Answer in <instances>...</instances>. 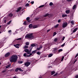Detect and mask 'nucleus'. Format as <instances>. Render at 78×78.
Here are the masks:
<instances>
[{
  "instance_id": "nucleus-9",
  "label": "nucleus",
  "mask_w": 78,
  "mask_h": 78,
  "mask_svg": "<svg viewBox=\"0 0 78 78\" xmlns=\"http://www.w3.org/2000/svg\"><path fill=\"white\" fill-rule=\"evenodd\" d=\"M19 45H20V44H16V45L14 44V47H15L16 48H19Z\"/></svg>"
},
{
  "instance_id": "nucleus-24",
  "label": "nucleus",
  "mask_w": 78,
  "mask_h": 78,
  "mask_svg": "<svg viewBox=\"0 0 78 78\" xmlns=\"http://www.w3.org/2000/svg\"><path fill=\"white\" fill-rule=\"evenodd\" d=\"M53 56V54H50L48 55V57L49 58H50V57H51V56Z\"/></svg>"
},
{
  "instance_id": "nucleus-57",
  "label": "nucleus",
  "mask_w": 78,
  "mask_h": 78,
  "mask_svg": "<svg viewBox=\"0 0 78 78\" xmlns=\"http://www.w3.org/2000/svg\"><path fill=\"white\" fill-rule=\"evenodd\" d=\"M26 56H27V57H30V55H27Z\"/></svg>"
},
{
  "instance_id": "nucleus-42",
  "label": "nucleus",
  "mask_w": 78,
  "mask_h": 78,
  "mask_svg": "<svg viewBox=\"0 0 78 78\" xmlns=\"http://www.w3.org/2000/svg\"><path fill=\"white\" fill-rule=\"evenodd\" d=\"M26 20L27 21L29 20H30V18L29 17H27V18H26Z\"/></svg>"
},
{
  "instance_id": "nucleus-61",
  "label": "nucleus",
  "mask_w": 78,
  "mask_h": 78,
  "mask_svg": "<svg viewBox=\"0 0 78 78\" xmlns=\"http://www.w3.org/2000/svg\"><path fill=\"white\" fill-rule=\"evenodd\" d=\"M32 55V53H30L29 56H31V55Z\"/></svg>"
},
{
  "instance_id": "nucleus-40",
  "label": "nucleus",
  "mask_w": 78,
  "mask_h": 78,
  "mask_svg": "<svg viewBox=\"0 0 78 78\" xmlns=\"http://www.w3.org/2000/svg\"><path fill=\"white\" fill-rule=\"evenodd\" d=\"M29 6V4L28 3L26 4L25 5V6H26V7H27V6Z\"/></svg>"
},
{
  "instance_id": "nucleus-56",
  "label": "nucleus",
  "mask_w": 78,
  "mask_h": 78,
  "mask_svg": "<svg viewBox=\"0 0 78 78\" xmlns=\"http://www.w3.org/2000/svg\"><path fill=\"white\" fill-rule=\"evenodd\" d=\"M39 48L40 49H41V48H42V45H41V46H40L39 47Z\"/></svg>"
},
{
  "instance_id": "nucleus-21",
  "label": "nucleus",
  "mask_w": 78,
  "mask_h": 78,
  "mask_svg": "<svg viewBox=\"0 0 78 78\" xmlns=\"http://www.w3.org/2000/svg\"><path fill=\"white\" fill-rule=\"evenodd\" d=\"M12 16H13V14L12 13H10L9 15V16L10 17H11Z\"/></svg>"
},
{
  "instance_id": "nucleus-63",
  "label": "nucleus",
  "mask_w": 78,
  "mask_h": 78,
  "mask_svg": "<svg viewBox=\"0 0 78 78\" xmlns=\"http://www.w3.org/2000/svg\"><path fill=\"white\" fill-rule=\"evenodd\" d=\"M1 27H2V26H0V28H1Z\"/></svg>"
},
{
  "instance_id": "nucleus-4",
  "label": "nucleus",
  "mask_w": 78,
  "mask_h": 78,
  "mask_svg": "<svg viewBox=\"0 0 78 78\" xmlns=\"http://www.w3.org/2000/svg\"><path fill=\"white\" fill-rule=\"evenodd\" d=\"M68 24L67 22L63 23L62 24V28H66Z\"/></svg>"
},
{
  "instance_id": "nucleus-30",
  "label": "nucleus",
  "mask_w": 78,
  "mask_h": 78,
  "mask_svg": "<svg viewBox=\"0 0 78 78\" xmlns=\"http://www.w3.org/2000/svg\"><path fill=\"white\" fill-rule=\"evenodd\" d=\"M73 25H74V22L72 20V21L71 22H70Z\"/></svg>"
},
{
  "instance_id": "nucleus-6",
  "label": "nucleus",
  "mask_w": 78,
  "mask_h": 78,
  "mask_svg": "<svg viewBox=\"0 0 78 78\" xmlns=\"http://www.w3.org/2000/svg\"><path fill=\"white\" fill-rule=\"evenodd\" d=\"M30 64H31V62H27L24 63V65L26 66V67H28Z\"/></svg>"
},
{
  "instance_id": "nucleus-58",
  "label": "nucleus",
  "mask_w": 78,
  "mask_h": 78,
  "mask_svg": "<svg viewBox=\"0 0 78 78\" xmlns=\"http://www.w3.org/2000/svg\"><path fill=\"white\" fill-rule=\"evenodd\" d=\"M75 78H78V75H76L75 76Z\"/></svg>"
},
{
  "instance_id": "nucleus-22",
  "label": "nucleus",
  "mask_w": 78,
  "mask_h": 78,
  "mask_svg": "<svg viewBox=\"0 0 78 78\" xmlns=\"http://www.w3.org/2000/svg\"><path fill=\"white\" fill-rule=\"evenodd\" d=\"M39 19H40V18H39V17H38L37 18H36L35 19V20H39Z\"/></svg>"
},
{
  "instance_id": "nucleus-51",
  "label": "nucleus",
  "mask_w": 78,
  "mask_h": 78,
  "mask_svg": "<svg viewBox=\"0 0 78 78\" xmlns=\"http://www.w3.org/2000/svg\"><path fill=\"white\" fill-rule=\"evenodd\" d=\"M40 49H41L40 48H38V47L37 48V50H40Z\"/></svg>"
},
{
  "instance_id": "nucleus-17",
  "label": "nucleus",
  "mask_w": 78,
  "mask_h": 78,
  "mask_svg": "<svg viewBox=\"0 0 78 78\" xmlns=\"http://www.w3.org/2000/svg\"><path fill=\"white\" fill-rule=\"evenodd\" d=\"M37 52V50H34V51H33L32 52V54H34V53H36V52Z\"/></svg>"
},
{
  "instance_id": "nucleus-1",
  "label": "nucleus",
  "mask_w": 78,
  "mask_h": 78,
  "mask_svg": "<svg viewBox=\"0 0 78 78\" xmlns=\"http://www.w3.org/2000/svg\"><path fill=\"white\" fill-rule=\"evenodd\" d=\"M18 59L17 55H12L10 59V62H16Z\"/></svg>"
},
{
  "instance_id": "nucleus-3",
  "label": "nucleus",
  "mask_w": 78,
  "mask_h": 78,
  "mask_svg": "<svg viewBox=\"0 0 78 78\" xmlns=\"http://www.w3.org/2000/svg\"><path fill=\"white\" fill-rule=\"evenodd\" d=\"M64 58V57L63 56L62 57V60L61 59V58H56L55 60L58 62L57 64H59V63H61V61H63Z\"/></svg>"
},
{
  "instance_id": "nucleus-45",
  "label": "nucleus",
  "mask_w": 78,
  "mask_h": 78,
  "mask_svg": "<svg viewBox=\"0 0 78 78\" xmlns=\"http://www.w3.org/2000/svg\"><path fill=\"white\" fill-rule=\"evenodd\" d=\"M27 53V54H30L31 53V52L28 50V51Z\"/></svg>"
},
{
  "instance_id": "nucleus-36",
  "label": "nucleus",
  "mask_w": 78,
  "mask_h": 78,
  "mask_svg": "<svg viewBox=\"0 0 78 78\" xmlns=\"http://www.w3.org/2000/svg\"><path fill=\"white\" fill-rule=\"evenodd\" d=\"M67 16L66 15H62V17H66Z\"/></svg>"
},
{
  "instance_id": "nucleus-11",
  "label": "nucleus",
  "mask_w": 78,
  "mask_h": 78,
  "mask_svg": "<svg viewBox=\"0 0 78 78\" xmlns=\"http://www.w3.org/2000/svg\"><path fill=\"white\" fill-rule=\"evenodd\" d=\"M11 66V64H10L5 67V69H8V68H9V67H10Z\"/></svg>"
},
{
  "instance_id": "nucleus-39",
  "label": "nucleus",
  "mask_w": 78,
  "mask_h": 78,
  "mask_svg": "<svg viewBox=\"0 0 78 78\" xmlns=\"http://www.w3.org/2000/svg\"><path fill=\"white\" fill-rule=\"evenodd\" d=\"M29 43L28 42H27L26 43V45H29Z\"/></svg>"
},
{
  "instance_id": "nucleus-64",
  "label": "nucleus",
  "mask_w": 78,
  "mask_h": 78,
  "mask_svg": "<svg viewBox=\"0 0 78 78\" xmlns=\"http://www.w3.org/2000/svg\"><path fill=\"white\" fill-rule=\"evenodd\" d=\"M0 65H1V63L0 62Z\"/></svg>"
},
{
  "instance_id": "nucleus-15",
  "label": "nucleus",
  "mask_w": 78,
  "mask_h": 78,
  "mask_svg": "<svg viewBox=\"0 0 78 78\" xmlns=\"http://www.w3.org/2000/svg\"><path fill=\"white\" fill-rule=\"evenodd\" d=\"M55 73H56V72H55V71H52L51 72V75H54V74H55Z\"/></svg>"
},
{
  "instance_id": "nucleus-32",
  "label": "nucleus",
  "mask_w": 78,
  "mask_h": 78,
  "mask_svg": "<svg viewBox=\"0 0 78 78\" xmlns=\"http://www.w3.org/2000/svg\"><path fill=\"white\" fill-rule=\"evenodd\" d=\"M56 32H55L53 33V37L55 36V35H56Z\"/></svg>"
},
{
  "instance_id": "nucleus-19",
  "label": "nucleus",
  "mask_w": 78,
  "mask_h": 78,
  "mask_svg": "<svg viewBox=\"0 0 78 78\" xmlns=\"http://www.w3.org/2000/svg\"><path fill=\"white\" fill-rule=\"evenodd\" d=\"M28 49H25L24 50V51H25V52H26L27 53L28 51Z\"/></svg>"
},
{
  "instance_id": "nucleus-23",
  "label": "nucleus",
  "mask_w": 78,
  "mask_h": 78,
  "mask_svg": "<svg viewBox=\"0 0 78 78\" xmlns=\"http://www.w3.org/2000/svg\"><path fill=\"white\" fill-rule=\"evenodd\" d=\"M59 26V24H57L54 26V28H58V27Z\"/></svg>"
},
{
  "instance_id": "nucleus-26",
  "label": "nucleus",
  "mask_w": 78,
  "mask_h": 78,
  "mask_svg": "<svg viewBox=\"0 0 78 78\" xmlns=\"http://www.w3.org/2000/svg\"><path fill=\"white\" fill-rule=\"evenodd\" d=\"M12 21H10L9 22L7 23V25H10L11 24V22Z\"/></svg>"
},
{
  "instance_id": "nucleus-5",
  "label": "nucleus",
  "mask_w": 78,
  "mask_h": 78,
  "mask_svg": "<svg viewBox=\"0 0 78 78\" xmlns=\"http://www.w3.org/2000/svg\"><path fill=\"white\" fill-rule=\"evenodd\" d=\"M20 71L21 72H23V70L22 69L20 68H17L15 70V72H18V71Z\"/></svg>"
},
{
  "instance_id": "nucleus-37",
  "label": "nucleus",
  "mask_w": 78,
  "mask_h": 78,
  "mask_svg": "<svg viewBox=\"0 0 78 78\" xmlns=\"http://www.w3.org/2000/svg\"><path fill=\"white\" fill-rule=\"evenodd\" d=\"M54 41L55 42H57V41H58V38H55L54 39Z\"/></svg>"
},
{
  "instance_id": "nucleus-53",
  "label": "nucleus",
  "mask_w": 78,
  "mask_h": 78,
  "mask_svg": "<svg viewBox=\"0 0 78 78\" xmlns=\"http://www.w3.org/2000/svg\"><path fill=\"white\" fill-rule=\"evenodd\" d=\"M67 1L68 2H72V0H67Z\"/></svg>"
},
{
  "instance_id": "nucleus-18",
  "label": "nucleus",
  "mask_w": 78,
  "mask_h": 78,
  "mask_svg": "<svg viewBox=\"0 0 78 78\" xmlns=\"http://www.w3.org/2000/svg\"><path fill=\"white\" fill-rule=\"evenodd\" d=\"M49 14L48 13H47L46 15H44V17H47V16H49Z\"/></svg>"
},
{
  "instance_id": "nucleus-12",
  "label": "nucleus",
  "mask_w": 78,
  "mask_h": 78,
  "mask_svg": "<svg viewBox=\"0 0 78 78\" xmlns=\"http://www.w3.org/2000/svg\"><path fill=\"white\" fill-rule=\"evenodd\" d=\"M21 9H22V7H19L17 10V12H19L20 11V10Z\"/></svg>"
},
{
  "instance_id": "nucleus-7",
  "label": "nucleus",
  "mask_w": 78,
  "mask_h": 78,
  "mask_svg": "<svg viewBox=\"0 0 78 78\" xmlns=\"http://www.w3.org/2000/svg\"><path fill=\"white\" fill-rule=\"evenodd\" d=\"M10 55V53L8 52L6 54H5V57L6 58V57H8V56H9Z\"/></svg>"
},
{
  "instance_id": "nucleus-34",
  "label": "nucleus",
  "mask_w": 78,
  "mask_h": 78,
  "mask_svg": "<svg viewBox=\"0 0 78 78\" xmlns=\"http://www.w3.org/2000/svg\"><path fill=\"white\" fill-rule=\"evenodd\" d=\"M63 50L62 49H59L58 50V52H61V51H62Z\"/></svg>"
},
{
  "instance_id": "nucleus-33",
  "label": "nucleus",
  "mask_w": 78,
  "mask_h": 78,
  "mask_svg": "<svg viewBox=\"0 0 78 78\" xmlns=\"http://www.w3.org/2000/svg\"><path fill=\"white\" fill-rule=\"evenodd\" d=\"M32 48H31L30 47H29V49H30V50L29 51L30 52L31 51V50H32Z\"/></svg>"
},
{
  "instance_id": "nucleus-49",
  "label": "nucleus",
  "mask_w": 78,
  "mask_h": 78,
  "mask_svg": "<svg viewBox=\"0 0 78 78\" xmlns=\"http://www.w3.org/2000/svg\"><path fill=\"white\" fill-rule=\"evenodd\" d=\"M61 22V20H58V23H60Z\"/></svg>"
},
{
  "instance_id": "nucleus-59",
  "label": "nucleus",
  "mask_w": 78,
  "mask_h": 78,
  "mask_svg": "<svg viewBox=\"0 0 78 78\" xmlns=\"http://www.w3.org/2000/svg\"><path fill=\"white\" fill-rule=\"evenodd\" d=\"M4 23H6V20H5L4 21Z\"/></svg>"
},
{
  "instance_id": "nucleus-48",
  "label": "nucleus",
  "mask_w": 78,
  "mask_h": 78,
  "mask_svg": "<svg viewBox=\"0 0 78 78\" xmlns=\"http://www.w3.org/2000/svg\"><path fill=\"white\" fill-rule=\"evenodd\" d=\"M2 72V73H5V72H6V70H3Z\"/></svg>"
},
{
  "instance_id": "nucleus-54",
  "label": "nucleus",
  "mask_w": 78,
  "mask_h": 78,
  "mask_svg": "<svg viewBox=\"0 0 78 78\" xmlns=\"http://www.w3.org/2000/svg\"><path fill=\"white\" fill-rule=\"evenodd\" d=\"M64 39H65V37H63L62 39V41H64Z\"/></svg>"
},
{
  "instance_id": "nucleus-46",
  "label": "nucleus",
  "mask_w": 78,
  "mask_h": 78,
  "mask_svg": "<svg viewBox=\"0 0 78 78\" xmlns=\"http://www.w3.org/2000/svg\"><path fill=\"white\" fill-rule=\"evenodd\" d=\"M65 44H66V43H64L62 45L61 47H64V45H65Z\"/></svg>"
},
{
  "instance_id": "nucleus-62",
  "label": "nucleus",
  "mask_w": 78,
  "mask_h": 78,
  "mask_svg": "<svg viewBox=\"0 0 78 78\" xmlns=\"http://www.w3.org/2000/svg\"><path fill=\"white\" fill-rule=\"evenodd\" d=\"M13 78H16V76H14Z\"/></svg>"
},
{
  "instance_id": "nucleus-13",
  "label": "nucleus",
  "mask_w": 78,
  "mask_h": 78,
  "mask_svg": "<svg viewBox=\"0 0 78 78\" xmlns=\"http://www.w3.org/2000/svg\"><path fill=\"white\" fill-rule=\"evenodd\" d=\"M66 14H69L70 13V10H66Z\"/></svg>"
},
{
  "instance_id": "nucleus-14",
  "label": "nucleus",
  "mask_w": 78,
  "mask_h": 78,
  "mask_svg": "<svg viewBox=\"0 0 78 78\" xmlns=\"http://www.w3.org/2000/svg\"><path fill=\"white\" fill-rule=\"evenodd\" d=\"M77 30H78V28H76L73 30V33H75V32H76V31Z\"/></svg>"
},
{
  "instance_id": "nucleus-2",
  "label": "nucleus",
  "mask_w": 78,
  "mask_h": 78,
  "mask_svg": "<svg viewBox=\"0 0 78 78\" xmlns=\"http://www.w3.org/2000/svg\"><path fill=\"white\" fill-rule=\"evenodd\" d=\"M33 34H28L25 36V38L27 39H35V37L33 35Z\"/></svg>"
},
{
  "instance_id": "nucleus-38",
  "label": "nucleus",
  "mask_w": 78,
  "mask_h": 78,
  "mask_svg": "<svg viewBox=\"0 0 78 78\" xmlns=\"http://www.w3.org/2000/svg\"><path fill=\"white\" fill-rule=\"evenodd\" d=\"M23 56H24V57H26L27 56V53H25L23 54Z\"/></svg>"
},
{
  "instance_id": "nucleus-47",
  "label": "nucleus",
  "mask_w": 78,
  "mask_h": 78,
  "mask_svg": "<svg viewBox=\"0 0 78 78\" xmlns=\"http://www.w3.org/2000/svg\"><path fill=\"white\" fill-rule=\"evenodd\" d=\"M21 39H22V38H19L17 39H16V40H18V41H19V40H21Z\"/></svg>"
},
{
  "instance_id": "nucleus-44",
  "label": "nucleus",
  "mask_w": 78,
  "mask_h": 78,
  "mask_svg": "<svg viewBox=\"0 0 78 78\" xmlns=\"http://www.w3.org/2000/svg\"><path fill=\"white\" fill-rule=\"evenodd\" d=\"M34 44H35V45H36L35 46L36 47H38V46H39V45L36 44L34 43Z\"/></svg>"
},
{
  "instance_id": "nucleus-10",
  "label": "nucleus",
  "mask_w": 78,
  "mask_h": 78,
  "mask_svg": "<svg viewBox=\"0 0 78 78\" xmlns=\"http://www.w3.org/2000/svg\"><path fill=\"white\" fill-rule=\"evenodd\" d=\"M36 45V44H34L33 43L32 44H31V46L30 47L31 48H33V47H35V46Z\"/></svg>"
},
{
  "instance_id": "nucleus-20",
  "label": "nucleus",
  "mask_w": 78,
  "mask_h": 78,
  "mask_svg": "<svg viewBox=\"0 0 78 78\" xmlns=\"http://www.w3.org/2000/svg\"><path fill=\"white\" fill-rule=\"evenodd\" d=\"M76 8V5H75L73 7V9H75Z\"/></svg>"
},
{
  "instance_id": "nucleus-31",
  "label": "nucleus",
  "mask_w": 78,
  "mask_h": 78,
  "mask_svg": "<svg viewBox=\"0 0 78 78\" xmlns=\"http://www.w3.org/2000/svg\"><path fill=\"white\" fill-rule=\"evenodd\" d=\"M23 62V61H18V63H19V64H22Z\"/></svg>"
},
{
  "instance_id": "nucleus-29",
  "label": "nucleus",
  "mask_w": 78,
  "mask_h": 78,
  "mask_svg": "<svg viewBox=\"0 0 78 78\" xmlns=\"http://www.w3.org/2000/svg\"><path fill=\"white\" fill-rule=\"evenodd\" d=\"M53 5V2H51L49 3V5L50 6H52Z\"/></svg>"
},
{
  "instance_id": "nucleus-25",
  "label": "nucleus",
  "mask_w": 78,
  "mask_h": 78,
  "mask_svg": "<svg viewBox=\"0 0 78 78\" xmlns=\"http://www.w3.org/2000/svg\"><path fill=\"white\" fill-rule=\"evenodd\" d=\"M58 73H56L55 74H54L53 75V76H57L58 75Z\"/></svg>"
},
{
  "instance_id": "nucleus-27",
  "label": "nucleus",
  "mask_w": 78,
  "mask_h": 78,
  "mask_svg": "<svg viewBox=\"0 0 78 78\" xmlns=\"http://www.w3.org/2000/svg\"><path fill=\"white\" fill-rule=\"evenodd\" d=\"M57 51H58V49L57 48H55L54 50V52H56Z\"/></svg>"
},
{
  "instance_id": "nucleus-43",
  "label": "nucleus",
  "mask_w": 78,
  "mask_h": 78,
  "mask_svg": "<svg viewBox=\"0 0 78 78\" xmlns=\"http://www.w3.org/2000/svg\"><path fill=\"white\" fill-rule=\"evenodd\" d=\"M27 22H24L23 23V25H27Z\"/></svg>"
},
{
  "instance_id": "nucleus-28",
  "label": "nucleus",
  "mask_w": 78,
  "mask_h": 78,
  "mask_svg": "<svg viewBox=\"0 0 78 78\" xmlns=\"http://www.w3.org/2000/svg\"><path fill=\"white\" fill-rule=\"evenodd\" d=\"M28 48V46L27 45H25L24 47V48Z\"/></svg>"
},
{
  "instance_id": "nucleus-16",
  "label": "nucleus",
  "mask_w": 78,
  "mask_h": 78,
  "mask_svg": "<svg viewBox=\"0 0 78 78\" xmlns=\"http://www.w3.org/2000/svg\"><path fill=\"white\" fill-rule=\"evenodd\" d=\"M29 27L30 28H31L32 27H33V24H30L29 26Z\"/></svg>"
},
{
  "instance_id": "nucleus-41",
  "label": "nucleus",
  "mask_w": 78,
  "mask_h": 78,
  "mask_svg": "<svg viewBox=\"0 0 78 78\" xmlns=\"http://www.w3.org/2000/svg\"><path fill=\"white\" fill-rule=\"evenodd\" d=\"M37 55H41V53H40V52H37Z\"/></svg>"
},
{
  "instance_id": "nucleus-60",
  "label": "nucleus",
  "mask_w": 78,
  "mask_h": 78,
  "mask_svg": "<svg viewBox=\"0 0 78 78\" xmlns=\"http://www.w3.org/2000/svg\"><path fill=\"white\" fill-rule=\"evenodd\" d=\"M9 33H11V30H9L8 31Z\"/></svg>"
},
{
  "instance_id": "nucleus-50",
  "label": "nucleus",
  "mask_w": 78,
  "mask_h": 78,
  "mask_svg": "<svg viewBox=\"0 0 78 78\" xmlns=\"http://www.w3.org/2000/svg\"><path fill=\"white\" fill-rule=\"evenodd\" d=\"M34 1H32L31 2V3L32 4V5H33V4H34Z\"/></svg>"
},
{
  "instance_id": "nucleus-52",
  "label": "nucleus",
  "mask_w": 78,
  "mask_h": 78,
  "mask_svg": "<svg viewBox=\"0 0 78 78\" xmlns=\"http://www.w3.org/2000/svg\"><path fill=\"white\" fill-rule=\"evenodd\" d=\"M51 30H50V29L47 30V32L48 33V32H49V31H50Z\"/></svg>"
},
{
  "instance_id": "nucleus-55",
  "label": "nucleus",
  "mask_w": 78,
  "mask_h": 78,
  "mask_svg": "<svg viewBox=\"0 0 78 78\" xmlns=\"http://www.w3.org/2000/svg\"><path fill=\"white\" fill-rule=\"evenodd\" d=\"M77 59H76L75 60V61H74V63H75V62H76V61H77Z\"/></svg>"
},
{
  "instance_id": "nucleus-35",
  "label": "nucleus",
  "mask_w": 78,
  "mask_h": 78,
  "mask_svg": "<svg viewBox=\"0 0 78 78\" xmlns=\"http://www.w3.org/2000/svg\"><path fill=\"white\" fill-rule=\"evenodd\" d=\"M44 6H45V5H41L39 7V8H42V7H44Z\"/></svg>"
},
{
  "instance_id": "nucleus-8",
  "label": "nucleus",
  "mask_w": 78,
  "mask_h": 78,
  "mask_svg": "<svg viewBox=\"0 0 78 78\" xmlns=\"http://www.w3.org/2000/svg\"><path fill=\"white\" fill-rule=\"evenodd\" d=\"M38 27H39V25H34L32 26V28L34 29L38 28Z\"/></svg>"
}]
</instances>
